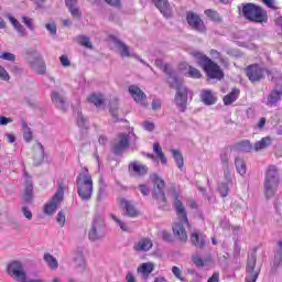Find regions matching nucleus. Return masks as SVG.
I'll use <instances>...</instances> for the list:
<instances>
[{
  "instance_id": "4",
  "label": "nucleus",
  "mask_w": 282,
  "mask_h": 282,
  "mask_svg": "<svg viewBox=\"0 0 282 282\" xmlns=\"http://www.w3.org/2000/svg\"><path fill=\"white\" fill-rule=\"evenodd\" d=\"M77 184V193L84 202H88L91 199V195L94 194V180L91 175L80 173L76 178Z\"/></svg>"
},
{
  "instance_id": "13",
  "label": "nucleus",
  "mask_w": 282,
  "mask_h": 282,
  "mask_svg": "<svg viewBox=\"0 0 282 282\" xmlns=\"http://www.w3.org/2000/svg\"><path fill=\"white\" fill-rule=\"evenodd\" d=\"M254 268H257V258H248L246 282H257L259 279V272L254 271Z\"/></svg>"
},
{
  "instance_id": "63",
  "label": "nucleus",
  "mask_w": 282,
  "mask_h": 282,
  "mask_svg": "<svg viewBox=\"0 0 282 282\" xmlns=\"http://www.w3.org/2000/svg\"><path fill=\"white\" fill-rule=\"evenodd\" d=\"M126 281L127 282H135V275H133V273L128 272L126 275Z\"/></svg>"
},
{
  "instance_id": "35",
  "label": "nucleus",
  "mask_w": 282,
  "mask_h": 282,
  "mask_svg": "<svg viewBox=\"0 0 282 282\" xmlns=\"http://www.w3.org/2000/svg\"><path fill=\"white\" fill-rule=\"evenodd\" d=\"M10 23L13 25V28L21 34L22 36H25V28L22 26L21 23H19V20H17L14 17H9Z\"/></svg>"
},
{
  "instance_id": "5",
  "label": "nucleus",
  "mask_w": 282,
  "mask_h": 282,
  "mask_svg": "<svg viewBox=\"0 0 282 282\" xmlns=\"http://www.w3.org/2000/svg\"><path fill=\"white\" fill-rule=\"evenodd\" d=\"M150 180L153 184L152 197L159 208L166 207V194H164V188H166V183L158 174H152Z\"/></svg>"
},
{
  "instance_id": "20",
  "label": "nucleus",
  "mask_w": 282,
  "mask_h": 282,
  "mask_svg": "<svg viewBox=\"0 0 282 282\" xmlns=\"http://www.w3.org/2000/svg\"><path fill=\"white\" fill-rule=\"evenodd\" d=\"M29 63L35 74H45V62L43 61V58H41V56H37L35 58H29Z\"/></svg>"
},
{
  "instance_id": "47",
  "label": "nucleus",
  "mask_w": 282,
  "mask_h": 282,
  "mask_svg": "<svg viewBox=\"0 0 282 282\" xmlns=\"http://www.w3.org/2000/svg\"><path fill=\"white\" fill-rule=\"evenodd\" d=\"M22 23L26 25L29 30H34V24L32 23V18H28L25 15L22 17Z\"/></svg>"
},
{
  "instance_id": "54",
  "label": "nucleus",
  "mask_w": 282,
  "mask_h": 282,
  "mask_svg": "<svg viewBox=\"0 0 282 282\" xmlns=\"http://www.w3.org/2000/svg\"><path fill=\"white\" fill-rule=\"evenodd\" d=\"M143 127H144L145 131H153L155 129V123L151 122V121H145L143 123Z\"/></svg>"
},
{
  "instance_id": "3",
  "label": "nucleus",
  "mask_w": 282,
  "mask_h": 282,
  "mask_svg": "<svg viewBox=\"0 0 282 282\" xmlns=\"http://www.w3.org/2000/svg\"><path fill=\"white\" fill-rule=\"evenodd\" d=\"M279 180V169L276 165H269L264 176V195L265 197H274L276 188L280 184Z\"/></svg>"
},
{
  "instance_id": "38",
  "label": "nucleus",
  "mask_w": 282,
  "mask_h": 282,
  "mask_svg": "<svg viewBox=\"0 0 282 282\" xmlns=\"http://www.w3.org/2000/svg\"><path fill=\"white\" fill-rule=\"evenodd\" d=\"M235 164L239 175H246V162L242 159L236 158Z\"/></svg>"
},
{
  "instance_id": "15",
  "label": "nucleus",
  "mask_w": 282,
  "mask_h": 282,
  "mask_svg": "<svg viewBox=\"0 0 282 282\" xmlns=\"http://www.w3.org/2000/svg\"><path fill=\"white\" fill-rule=\"evenodd\" d=\"M189 240L192 246L195 248H199V250H204L206 248V236L200 234L199 230L194 229L189 235Z\"/></svg>"
},
{
  "instance_id": "48",
  "label": "nucleus",
  "mask_w": 282,
  "mask_h": 282,
  "mask_svg": "<svg viewBox=\"0 0 282 282\" xmlns=\"http://www.w3.org/2000/svg\"><path fill=\"white\" fill-rule=\"evenodd\" d=\"M0 79L10 80V74H8V70H6V68L1 65H0Z\"/></svg>"
},
{
  "instance_id": "53",
  "label": "nucleus",
  "mask_w": 282,
  "mask_h": 282,
  "mask_svg": "<svg viewBox=\"0 0 282 282\" xmlns=\"http://www.w3.org/2000/svg\"><path fill=\"white\" fill-rule=\"evenodd\" d=\"M23 138L25 142H32V138H33L32 130L28 129L26 131H24Z\"/></svg>"
},
{
  "instance_id": "10",
  "label": "nucleus",
  "mask_w": 282,
  "mask_h": 282,
  "mask_svg": "<svg viewBox=\"0 0 282 282\" xmlns=\"http://www.w3.org/2000/svg\"><path fill=\"white\" fill-rule=\"evenodd\" d=\"M186 22L189 28L195 32H199L200 34H204V32H206V24H204V20H202V17H199V14L193 11H188L186 13Z\"/></svg>"
},
{
  "instance_id": "9",
  "label": "nucleus",
  "mask_w": 282,
  "mask_h": 282,
  "mask_svg": "<svg viewBox=\"0 0 282 282\" xmlns=\"http://www.w3.org/2000/svg\"><path fill=\"white\" fill-rule=\"evenodd\" d=\"M245 74L250 83H261L265 78V68L259 64H250L245 68Z\"/></svg>"
},
{
  "instance_id": "39",
  "label": "nucleus",
  "mask_w": 282,
  "mask_h": 282,
  "mask_svg": "<svg viewBox=\"0 0 282 282\" xmlns=\"http://www.w3.org/2000/svg\"><path fill=\"white\" fill-rule=\"evenodd\" d=\"M34 149H35V155L37 160L43 161V158L45 155V149L43 148V144H41L40 142H36L34 145Z\"/></svg>"
},
{
  "instance_id": "7",
  "label": "nucleus",
  "mask_w": 282,
  "mask_h": 282,
  "mask_svg": "<svg viewBox=\"0 0 282 282\" xmlns=\"http://www.w3.org/2000/svg\"><path fill=\"white\" fill-rule=\"evenodd\" d=\"M65 196V185L63 183L57 184V191L52 197V199L44 206V213L46 215H53V213H56V208L61 206V203L63 202Z\"/></svg>"
},
{
  "instance_id": "22",
  "label": "nucleus",
  "mask_w": 282,
  "mask_h": 282,
  "mask_svg": "<svg viewBox=\"0 0 282 282\" xmlns=\"http://www.w3.org/2000/svg\"><path fill=\"white\" fill-rule=\"evenodd\" d=\"M102 228H105V221L100 220V221H95L93 224V227L88 234V237L91 241H96V239L99 238L98 232H100V230H102Z\"/></svg>"
},
{
  "instance_id": "27",
  "label": "nucleus",
  "mask_w": 282,
  "mask_h": 282,
  "mask_svg": "<svg viewBox=\"0 0 282 282\" xmlns=\"http://www.w3.org/2000/svg\"><path fill=\"white\" fill-rule=\"evenodd\" d=\"M116 45L119 50V54L122 58H129L131 56V51L129 50L128 45L124 42L117 40Z\"/></svg>"
},
{
  "instance_id": "64",
  "label": "nucleus",
  "mask_w": 282,
  "mask_h": 282,
  "mask_svg": "<svg viewBox=\"0 0 282 282\" xmlns=\"http://www.w3.org/2000/svg\"><path fill=\"white\" fill-rule=\"evenodd\" d=\"M9 122H12V119L3 116L0 117V124H9Z\"/></svg>"
},
{
  "instance_id": "59",
  "label": "nucleus",
  "mask_w": 282,
  "mask_h": 282,
  "mask_svg": "<svg viewBox=\"0 0 282 282\" xmlns=\"http://www.w3.org/2000/svg\"><path fill=\"white\" fill-rule=\"evenodd\" d=\"M46 30H48V32L51 33V34H56V24H54V23H47L46 24Z\"/></svg>"
},
{
  "instance_id": "17",
  "label": "nucleus",
  "mask_w": 282,
  "mask_h": 282,
  "mask_svg": "<svg viewBox=\"0 0 282 282\" xmlns=\"http://www.w3.org/2000/svg\"><path fill=\"white\" fill-rule=\"evenodd\" d=\"M118 203L120 208L127 213L128 217H138V209H135V206L133 203H131V200L120 197L118 198Z\"/></svg>"
},
{
  "instance_id": "56",
  "label": "nucleus",
  "mask_w": 282,
  "mask_h": 282,
  "mask_svg": "<svg viewBox=\"0 0 282 282\" xmlns=\"http://www.w3.org/2000/svg\"><path fill=\"white\" fill-rule=\"evenodd\" d=\"M164 74L167 76H173V68L169 64H164L163 68H161Z\"/></svg>"
},
{
  "instance_id": "41",
  "label": "nucleus",
  "mask_w": 282,
  "mask_h": 282,
  "mask_svg": "<svg viewBox=\"0 0 282 282\" xmlns=\"http://www.w3.org/2000/svg\"><path fill=\"white\" fill-rule=\"evenodd\" d=\"M187 74L189 78H195V79L202 78V72L193 66H188Z\"/></svg>"
},
{
  "instance_id": "44",
  "label": "nucleus",
  "mask_w": 282,
  "mask_h": 282,
  "mask_svg": "<svg viewBox=\"0 0 282 282\" xmlns=\"http://www.w3.org/2000/svg\"><path fill=\"white\" fill-rule=\"evenodd\" d=\"M0 58L2 61H10L11 63H14V61H17V55H14L10 52H4L0 55Z\"/></svg>"
},
{
  "instance_id": "16",
  "label": "nucleus",
  "mask_w": 282,
  "mask_h": 282,
  "mask_svg": "<svg viewBox=\"0 0 282 282\" xmlns=\"http://www.w3.org/2000/svg\"><path fill=\"white\" fill-rule=\"evenodd\" d=\"M152 2L165 19H171L173 17V11L171 10V3H169V0H152Z\"/></svg>"
},
{
  "instance_id": "14",
  "label": "nucleus",
  "mask_w": 282,
  "mask_h": 282,
  "mask_svg": "<svg viewBox=\"0 0 282 282\" xmlns=\"http://www.w3.org/2000/svg\"><path fill=\"white\" fill-rule=\"evenodd\" d=\"M128 91L133 100L138 102V105H143V107H147V95L144 91H142V89H140V87L131 85L129 86Z\"/></svg>"
},
{
  "instance_id": "40",
  "label": "nucleus",
  "mask_w": 282,
  "mask_h": 282,
  "mask_svg": "<svg viewBox=\"0 0 282 282\" xmlns=\"http://www.w3.org/2000/svg\"><path fill=\"white\" fill-rule=\"evenodd\" d=\"M192 261L196 265V268H204L209 259L204 260L203 257L196 254L192 257Z\"/></svg>"
},
{
  "instance_id": "52",
  "label": "nucleus",
  "mask_w": 282,
  "mask_h": 282,
  "mask_svg": "<svg viewBox=\"0 0 282 282\" xmlns=\"http://www.w3.org/2000/svg\"><path fill=\"white\" fill-rule=\"evenodd\" d=\"M59 61H61V64L63 65V67H69L72 65L67 55H62L59 57Z\"/></svg>"
},
{
  "instance_id": "26",
  "label": "nucleus",
  "mask_w": 282,
  "mask_h": 282,
  "mask_svg": "<svg viewBox=\"0 0 282 282\" xmlns=\"http://www.w3.org/2000/svg\"><path fill=\"white\" fill-rule=\"evenodd\" d=\"M87 100L91 105H95V107H101V105L105 104V97L102 96V94L94 93V94L88 96Z\"/></svg>"
},
{
  "instance_id": "60",
  "label": "nucleus",
  "mask_w": 282,
  "mask_h": 282,
  "mask_svg": "<svg viewBox=\"0 0 282 282\" xmlns=\"http://www.w3.org/2000/svg\"><path fill=\"white\" fill-rule=\"evenodd\" d=\"M87 122V119L83 116V113H79L77 117V124L78 127H83Z\"/></svg>"
},
{
  "instance_id": "57",
  "label": "nucleus",
  "mask_w": 282,
  "mask_h": 282,
  "mask_svg": "<svg viewBox=\"0 0 282 282\" xmlns=\"http://www.w3.org/2000/svg\"><path fill=\"white\" fill-rule=\"evenodd\" d=\"M22 213L26 219H32V212L26 206L22 207Z\"/></svg>"
},
{
  "instance_id": "19",
  "label": "nucleus",
  "mask_w": 282,
  "mask_h": 282,
  "mask_svg": "<svg viewBox=\"0 0 282 282\" xmlns=\"http://www.w3.org/2000/svg\"><path fill=\"white\" fill-rule=\"evenodd\" d=\"M128 169L131 173H133L134 175H138L139 177H144V175H147V173H149V166L142 165L135 161L131 162L128 165Z\"/></svg>"
},
{
  "instance_id": "34",
  "label": "nucleus",
  "mask_w": 282,
  "mask_h": 282,
  "mask_svg": "<svg viewBox=\"0 0 282 282\" xmlns=\"http://www.w3.org/2000/svg\"><path fill=\"white\" fill-rule=\"evenodd\" d=\"M171 153L175 160L177 169L182 171L184 169V156L182 155V152H180V150H172Z\"/></svg>"
},
{
  "instance_id": "24",
  "label": "nucleus",
  "mask_w": 282,
  "mask_h": 282,
  "mask_svg": "<svg viewBox=\"0 0 282 282\" xmlns=\"http://www.w3.org/2000/svg\"><path fill=\"white\" fill-rule=\"evenodd\" d=\"M153 270H155V264L153 262H144L138 267V272H141L143 276H149Z\"/></svg>"
},
{
  "instance_id": "28",
  "label": "nucleus",
  "mask_w": 282,
  "mask_h": 282,
  "mask_svg": "<svg viewBox=\"0 0 282 282\" xmlns=\"http://www.w3.org/2000/svg\"><path fill=\"white\" fill-rule=\"evenodd\" d=\"M272 144V138L264 137L260 141L256 142L253 145L254 151H262V149H268Z\"/></svg>"
},
{
  "instance_id": "30",
  "label": "nucleus",
  "mask_w": 282,
  "mask_h": 282,
  "mask_svg": "<svg viewBox=\"0 0 282 282\" xmlns=\"http://www.w3.org/2000/svg\"><path fill=\"white\" fill-rule=\"evenodd\" d=\"M153 152L156 153L159 160H161V164H163V166H166V155H164V152L162 151V147L160 145V143L155 142L153 144Z\"/></svg>"
},
{
  "instance_id": "55",
  "label": "nucleus",
  "mask_w": 282,
  "mask_h": 282,
  "mask_svg": "<svg viewBox=\"0 0 282 282\" xmlns=\"http://www.w3.org/2000/svg\"><path fill=\"white\" fill-rule=\"evenodd\" d=\"M105 3H108V6H112V8H120L121 2L120 0H104Z\"/></svg>"
},
{
  "instance_id": "51",
  "label": "nucleus",
  "mask_w": 282,
  "mask_h": 282,
  "mask_svg": "<svg viewBox=\"0 0 282 282\" xmlns=\"http://www.w3.org/2000/svg\"><path fill=\"white\" fill-rule=\"evenodd\" d=\"M161 237H162L163 241H173V236L167 230H163L161 232Z\"/></svg>"
},
{
  "instance_id": "36",
  "label": "nucleus",
  "mask_w": 282,
  "mask_h": 282,
  "mask_svg": "<svg viewBox=\"0 0 282 282\" xmlns=\"http://www.w3.org/2000/svg\"><path fill=\"white\" fill-rule=\"evenodd\" d=\"M281 96H282L281 91L274 89L269 96V99H268L269 105H276V102L281 100Z\"/></svg>"
},
{
  "instance_id": "1",
  "label": "nucleus",
  "mask_w": 282,
  "mask_h": 282,
  "mask_svg": "<svg viewBox=\"0 0 282 282\" xmlns=\"http://www.w3.org/2000/svg\"><path fill=\"white\" fill-rule=\"evenodd\" d=\"M174 208L180 223L173 225L172 232L178 241L186 243V241H188V234L186 232V228H184V224L189 228L191 221H188V213L186 212V207H184V203H182L177 196L174 200Z\"/></svg>"
},
{
  "instance_id": "42",
  "label": "nucleus",
  "mask_w": 282,
  "mask_h": 282,
  "mask_svg": "<svg viewBox=\"0 0 282 282\" xmlns=\"http://www.w3.org/2000/svg\"><path fill=\"white\" fill-rule=\"evenodd\" d=\"M110 217L113 221H116V224H118V226L121 228V230H123V232H129V227L127 226V224H124L122 220H120V218H118V216L111 214Z\"/></svg>"
},
{
  "instance_id": "12",
  "label": "nucleus",
  "mask_w": 282,
  "mask_h": 282,
  "mask_svg": "<svg viewBox=\"0 0 282 282\" xmlns=\"http://www.w3.org/2000/svg\"><path fill=\"white\" fill-rule=\"evenodd\" d=\"M7 272L12 279H14V281L19 282H23L28 276L25 270H23V264H21L19 261L11 262L8 265Z\"/></svg>"
},
{
  "instance_id": "25",
  "label": "nucleus",
  "mask_w": 282,
  "mask_h": 282,
  "mask_svg": "<svg viewBox=\"0 0 282 282\" xmlns=\"http://www.w3.org/2000/svg\"><path fill=\"white\" fill-rule=\"evenodd\" d=\"M236 149L241 153H250L254 149V147H252V143H250V140H242L236 143Z\"/></svg>"
},
{
  "instance_id": "45",
  "label": "nucleus",
  "mask_w": 282,
  "mask_h": 282,
  "mask_svg": "<svg viewBox=\"0 0 282 282\" xmlns=\"http://www.w3.org/2000/svg\"><path fill=\"white\" fill-rule=\"evenodd\" d=\"M65 221H66L65 212L61 210L57 214L56 223L63 228V226H65Z\"/></svg>"
},
{
  "instance_id": "58",
  "label": "nucleus",
  "mask_w": 282,
  "mask_h": 282,
  "mask_svg": "<svg viewBox=\"0 0 282 282\" xmlns=\"http://www.w3.org/2000/svg\"><path fill=\"white\" fill-rule=\"evenodd\" d=\"M66 6L68 7V10L72 8H76L78 6V0H65Z\"/></svg>"
},
{
  "instance_id": "6",
  "label": "nucleus",
  "mask_w": 282,
  "mask_h": 282,
  "mask_svg": "<svg viewBox=\"0 0 282 282\" xmlns=\"http://www.w3.org/2000/svg\"><path fill=\"white\" fill-rule=\"evenodd\" d=\"M242 15L252 23H265L268 21V12L254 3H246L242 7Z\"/></svg>"
},
{
  "instance_id": "43",
  "label": "nucleus",
  "mask_w": 282,
  "mask_h": 282,
  "mask_svg": "<svg viewBox=\"0 0 282 282\" xmlns=\"http://www.w3.org/2000/svg\"><path fill=\"white\" fill-rule=\"evenodd\" d=\"M228 183H220L218 185V192L221 195V197H228Z\"/></svg>"
},
{
  "instance_id": "23",
  "label": "nucleus",
  "mask_w": 282,
  "mask_h": 282,
  "mask_svg": "<svg viewBox=\"0 0 282 282\" xmlns=\"http://www.w3.org/2000/svg\"><path fill=\"white\" fill-rule=\"evenodd\" d=\"M239 94H241V90L239 88H234L228 95L224 97V105H232L239 98Z\"/></svg>"
},
{
  "instance_id": "32",
  "label": "nucleus",
  "mask_w": 282,
  "mask_h": 282,
  "mask_svg": "<svg viewBox=\"0 0 282 282\" xmlns=\"http://www.w3.org/2000/svg\"><path fill=\"white\" fill-rule=\"evenodd\" d=\"M51 100L56 105L59 109H65V99L61 94L53 91L51 95Z\"/></svg>"
},
{
  "instance_id": "18",
  "label": "nucleus",
  "mask_w": 282,
  "mask_h": 282,
  "mask_svg": "<svg viewBox=\"0 0 282 282\" xmlns=\"http://www.w3.org/2000/svg\"><path fill=\"white\" fill-rule=\"evenodd\" d=\"M153 248V240L151 238H141L137 243L133 246V250L135 252H149Z\"/></svg>"
},
{
  "instance_id": "8",
  "label": "nucleus",
  "mask_w": 282,
  "mask_h": 282,
  "mask_svg": "<svg viewBox=\"0 0 282 282\" xmlns=\"http://www.w3.org/2000/svg\"><path fill=\"white\" fill-rule=\"evenodd\" d=\"M131 144V133L119 132L112 143V153L115 155H122Z\"/></svg>"
},
{
  "instance_id": "11",
  "label": "nucleus",
  "mask_w": 282,
  "mask_h": 282,
  "mask_svg": "<svg viewBox=\"0 0 282 282\" xmlns=\"http://www.w3.org/2000/svg\"><path fill=\"white\" fill-rule=\"evenodd\" d=\"M175 105L178 107L180 111H186V105H188V88L178 84L176 86V95L174 98Z\"/></svg>"
},
{
  "instance_id": "50",
  "label": "nucleus",
  "mask_w": 282,
  "mask_h": 282,
  "mask_svg": "<svg viewBox=\"0 0 282 282\" xmlns=\"http://www.w3.org/2000/svg\"><path fill=\"white\" fill-rule=\"evenodd\" d=\"M172 272L174 276L178 279V281H184V276H182V270L178 267H172Z\"/></svg>"
},
{
  "instance_id": "62",
  "label": "nucleus",
  "mask_w": 282,
  "mask_h": 282,
  "mask_svg": "<svg viewBox=\"0 0 282 282\" xmlns=\"http://www.w3.org/2000/svg\"><path fill=\"white\" fill-rule=\"evenodd\" d=\"M207 282H219V272H214Z\"/></svg>"
},
{
  "instance_id": "29",
  "label": "nucleus",
  "mask_w": 282,
  "mask_h": 282,
  "mask_svg": "<svg viewBox=\"0 0 282 282\" xmlns=\"http://www.w3.org/2000/svg\"><path fill=\"white\" fill-rule=\"evenodd\" d=\"M207 19H210V21H214L215 23H221L224 19H221V15H219V12L213 9H207L204 11Z\"/></svg>"
},
{
  "instance_id": "37",
  "label": "nucleus",
  "mask_w": 282,
  "mask_h": 282,
  "mask_svg": "<svg viewBox=\"0 0 282 282\" xmlns=\"http://www.w3.org/2000/svg\"><path fill=\"white\" fill-rule=\"evenodd\" d=\"M78 43L79 45H82L83 47H86L87 50H94V44H91V41L87 36H84V35L78 36Z\"/></svg>"
},
{
  "instance_id": "49",
  "label": "nucleus",
  "mask_w": 282,
  "mask_h": 282,
  "mask_svg": "<svg viewBox=\"0 0 282 282\" xmlns=\"http://www.w3.org/2000/svg\"><path fill=\"white\" fill-rule=\"evenodd\" d=\"M139 191H140L141 195H143L144 197H147L151 193V189L145 184H140Z\"/></svg>"
},
{
  "instance_id": "2",
  "label": "nucleus",
  "mask_w": 282,
  "mask_h": 282,
  "mask_svg": "<svg viewBox=\"0 0 282 282\" xmlns=\"http://www.w3.org/2000/svg\"><path fill=\"white\" fill-rule=\"evenodd\" d=\"M191 56L196 61L197 65L202 67V69L205 72L207 78H212L213 80H221L224 79V69H221V66L210 59L206 54L193 51L191 53Z\"/></svg>"
},
{
  "instance_id": "46",
  "label": "nucleus",
  "mask_w": 282,
  "mask_h": 282,
  "mask_svg": "<svg viewBox=\"0 0 282 282\" xmlns=\"http://www.w3.org/2000/svg\"><path fill=\"white\" fill-rule=\"evenodd\" d=\"M69 12L73 19H80V17H83V12H80V9H78L77 7H73L72 9H69Z\"/></svg>"
},
{
  "instance_id": "33",
  "label": "nucleus",
  "mask_w": 282,
  "mask_h": 282,
  "mask_svg": "<svg viewBox=\"0 0 282 282\" xmlns=\"http://www.w3.org/2000/svg\"><path fill=\"white\" fill-rule=\"evenodd\" d=\"M44 261L51 270L58 269V260H56L51 253H44Z\"/></svg>"
},
{
  "instance_id": "61",
  "label": "nucleus",
  "mask_w": 282,
  "mask_h": 282,
  "mask_svg": "<svg viewBox=\"0 0 282 282\" xmlns=\"http://www.w3.org/2000/svg\"><path fill=\"white\" fill-rule=\"evenodd\" d=\"M220 161L226 166V169H228L229 159H228V154L227 153L220 154Z\"/></svg>"
},
{
  "instance_id": "21",
  "label": "nucleus",
  "mask_w": 282,
  "mask_h": 282,
  "mask_svg": "<svg viewBox=\"0 0 282 282\" xmlns=\"http://www.w3.org/2000/svg\"><path fill=\"white\" fill-rule=\"evenodd\" d=\"M32 199H34V186L32 183L26 182L22 195L23 204H32Z\"/></svg>"
},
{
  "instance_id": "31",
  "label": "nucleus",
  "mask_w": 282,
  "mask_h": 282,
  "mask_svg": "<svg viewBox=\"0 0 282 282\" xmlns=\"http://www.w3.org/2000/svg\"><path fill=\"white\" fill-rule=\"evenodd\" d=\"M202 100L205 105H215V102H217V97H215L210 90H204Z\"/></svg>"
}]
</instances>
